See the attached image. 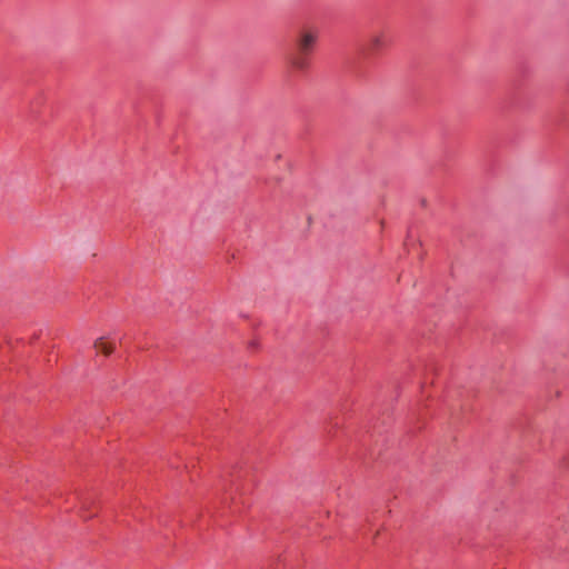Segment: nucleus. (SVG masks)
Instances as JSON below:
<instances>
[{"instance_id":"1","label":"nucleus","mask_w":569,"mask_h":569,"mask_svg":"<svg viewBox=\"0 0 569 569\" xmlns=\"http://www.w3.org/2000/svg\"><path fill=\"white\" fill-rule=\"evenodd\" d=\"M389 43L390 38L386 30L373 31L368 39V50L371 53H378L386 49Z\"/></svg>"},{"instance_id":"2","label":"nucleus","mask_w":569,"mask_h":569,"mask_svg":"<svg viewBox=\"0 0 569 569\" xmlns=\"http://www.w3.org/2000/svg\"><path fill=\"white\" fill-rule=\"evenodd\" d=\"M317 39V31L303 30L297 39V51L311 54Z\"/></svg>"},{"instance_id":"3","label":"nucleus","mask_w":569,"mask_h":569,"mask_svg":"<svg viewBox=\"0 0 569 569\" xmlns=\"http://www.w3.org/2000/svg\"><path fill=\"white\" fill-rule=\"evenodd\" d=\"M309 53L296 51L289 58L290 66L298 71H306L310 66Z\"/></svg>"},{"instance_id":"4","label":"nucleus","mask_w":569,"mask_h":569,"mask_svg":"<svg viewBox=\"0 0 569 569\" xmlns=\"http://www.w3.org/2000/svg\"><path fill=\"white\" fill-rule=\"evenodd\" d=\"M93 346L98 351L102 352L106 356L111 355L112 351L114 350V345L104 341L103 338L97 339Z\"/></svg>"}]
</instances>
